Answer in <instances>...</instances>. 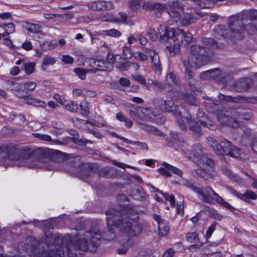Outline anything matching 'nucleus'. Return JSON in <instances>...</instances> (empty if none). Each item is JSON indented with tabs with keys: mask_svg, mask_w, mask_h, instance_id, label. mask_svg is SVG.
<instances>
[{
	"mask_svg": "<svg viewBox=\"0 0 257 257\" xmlns=\"http://www.w3.org/2000/svg\"><path fill=\"white\" fill-rule=\"evenodd\" d=\"M27 159L36 160L40 163H47L50 160V150L39 148L33 150H29L26 152Z\"/></svg>",
	"mask_w": 257,
	"mask_h": 257,
	"instance_id": "7",
	"label": "nucleus"
},
{
	"mask_svg": "<svg viewBox=\"0 0 257 257\" xmlns=\"http://www.w3.org/2000/svg\"><path fill=\"white\" fill-rule=\"evenodd\" d=\"M141 128L144 131L149 133L153 134L156 136H161L163 135L162 133L159 130L153 126L143 124Z\"/></svg>",
	"mask_w": 257,
	"mask_h": 257,
	"instance_id": "35",
	"label": "nucleus"
},
{
	"mask_svg": "<svg viewBox=\"0 0 257 257\" xmlns=\"http://www.w3.org/2000/svg\"><path fill=\"white\" fill-rule=\"evenodd\" d=\"M160 41L163 43L167 42L172 40L174 42L175 40H179L181 39L182 44L186 45L193 42V35L189 32H185L182 29L167 28L163 30L160 32Z\"/></svg>",
	"mask_w": 257,
	"mask_h": 257,
	"instance_id": "6",
	"label": "nucleus"
},
{
	"mask_svg": "<svg viewBox=\"0 0 257 257\" xmlns=\"http://www.w3.org/2000/svg\"><path fill=\"white\" fill-rule=\"evenodd\" d=\"M12 150V148L11 147L9 146L8 145H5L3 146L1 148V150L5 153L4 156H3L5 158H7L8 160H13L15 159L16 158L13 157L11 154V152Z\"/></svg>",
	"mask_w": 257,
	"mask_h": 257,
	"instance_id": "37",
	"label": "nucleus"
},
{
	"mask_svg": "<svg viewBox=\"0 0 257 257\" xmlns=\"http://www.w3.org/2000/svg\"><path fill=\"white\" fill-rule=\"evenodd\" d=\"M65 108L67 110L71 112H75L78 110L79 105L77 102L71 101L65 105Z\"/></svg>",
	"mask_w": 257,
	"mask_h": 257,
	"instance_id": "48",
	"label": "nucleus"
},
{
	"mask_svg": "<svg viewBox=\"0 0 257 257\" xmlns=\"http://www.w3.org/2000/svg\"><path fill=\"white\" fill-rule=\"evenodd\" d=\"M232 115L236 118H240L244 120L250 119L253 115L252 111L250 109H243L233 111Z\"/></svg>",
	"mask_w": 257,
	"mask_h": 257,
	"instance_id": "21",
	"label": "nucleus"
},
{
	"mask_svg": "<svg viewBox=\"0 0 257 257\" xmlns=\"http://www.w3.org/2000/svg\"><path fill=\"white\" fill-rule=\"evenodd\" d=\"M220 74V69L216 68L204 71L200 74V76L203 80H208L215 78L219 76Z\"/></svg>",
	"mask_w": 257,
	"mask_h": 257,
	"instance_id": "22",
	"label": "nucleus"
},
{
	"mask_svg": "<svg viewBox=\"0 0 257 257\" xmlns=\"http://www.w3.org/2000/svg\"><path fill=\"white\" fill-rule=\"evenodd\" d=\"M235 118L224 113H220L217 114V119L220 123L232 127H236L238 125Z\"/></svg>",
	"mask_w": 257,
	"mask_h": 257,
	"instance_id": "19",
	"label": "nucleus"
},
{
	"mask_svg": "<svg viewBox=\"0 0 257 257\" xmlns=\"http://www.w3.org/2000/svg\"><path fill=\"white\" fill-rule=\"evenodd\" d=\"M251 80L249 78H241L234 84V89L238 92L246 91L250 86Z\"/></svg>",
	"mask_w": 257,
	"mask_h": 257,
	"instance_id": "20",
	"label": "nucleus"
},
{
	"mask_svg": "<svg viewBox=\"0 0 257 257\" xmlns=\"http://www.w3.org/2000/svg\"><path fill=\"white\" fill-rule=\"evenodd\" d=\"M150 9L152 12L156 11L157 13H156V16L159 18L161 16V11L164 9V6L160 4L156 3L153 5H151Z\"/></svg>",
	"mask_w": 257,
	"mask_h": 257,
	"instance_id": "46",
	"label": "nucleus"
},
{
	"mask_svg": "<svg viewBox=\"0 0 257 257\" xmlns=\"http://www.w3.org/2000/svg\"><path fill=\"white\" fill-rule=\"evenodd\" d=\"M246 32L250 35L257 34V20L251 21L245 27Z\"/></svg>",
	"mask_w": 257,
	"mask_h": 257,
	"instance_id": "31",
	"label": "nucleus"
},
{
	"mask_svg": "<svg viewBox=\"0 0 257 257\" xmlns=\"http://www.w3.org/2000/svg\"><path fill=\"white\" fill-rule=\"evenodd\" d=\"M107 230L100 231V221H94L89 231H86L82 239L78 235L72 238L66 235L60 237L46 236L39 241V257H64V246L68 257H76L77 250H87L89 244L98 246L101 237L108 240L115 237V230L129 238L139 236L142 231L143 225L139 221L137 211L132 205H125L121 209L111 208L105 212Z\"/></svg>",
	"mask_w": 257,
	"mask_h": 257,
	"instance_id": "1",
	"label": "nucleus"
},
{
	"mask_svg": "<svg viewBox=\"0 0 257 257\" xmlns=\"http://www.w3.org/2000/svg\"><path fill=\"white\" fill-rule=\"evenodd\" d=\"M62 61L65 64H72L73 62V58L68 55H63L62 58Z\"/></svg>",
	"mask_w": 257,
	"mask_h": 257,
	"instance_id": "61",
	"label": "nucleus"
},
{
	"mask_svg": "<svg viewBox=\"0 0 257 257\" xmlns=\"http://www.w3.org/2000/svg\"><path fill=\"white\" fill-rule=\"evenodd\" d=\"M152 66L154 70L156 72H161V68L159 56H155V57L152 59Z\"/></svg>",
	"mask_w": 257,
	"mask_h": 257,
	"instance_id": "39",
	"label": "nucleus"
},
{
	"mask_svg": "<svg viewBox=\"0 0 257 257\" xmlns=\"http://www.w3.org/2000/svg\"><path fill=\"white\" fill-rule=\"evenodd\" d=\"M122 51L125 57H131L132 55L131 49L128 47H123Z\"/></svg>",
	"mask_w": 257,
	"mask_h": 257,
	"instance_id": "64",
	"label": "nucleus"
},
{
	"mask_svg": "<svg viewBox=\"0 0 257 257\" xmlns=\"http://www.w3.org/2000/svg\"><path fill=\"white\" fill-rule=\"evenodd\" d=\"M50 160L58 163H63V161L65 162L66 160V154L58 151H53L52 150H50Z\"/></svg>",
	"mask_w": 257,
	"mask_h": 257,
	"instance_id": "23",
	"label": "nucleus"
},
{
	"mask_svg": "<svg viewBox=\"0 0 257 257\" xmlns=\"http://www.w3.org/2000/svg\"><path fill=\"white\" fill-rule=\"evenodd\" d=\"M166 83L168 84V90L170 89L172 84H176L177 82V76L173 72H170L166 77Z\"/></svg>",
	"mask_w": 257,
	"mask_h": 257,
	"instance_id": "38",
	"label": "nucleus"
},
{
	"mask_svg": "<svg viewBox=\"0 0 257 257\" xmlns=\"http://www.w3.org/2000/svg\"><path fill=\"white\" fill-rule=\"evenodd\" d=\"M185 61H184V65L185 68V73L188 76V84L190 86V88L193 91H197V82L196 80H195L193 77H192V74L193 72L188 67V66L187 64H185Z\"/></svg>",
	"mask_w": 257,
	"mask_h": 257,
	"instance_id": "25",
	"label": "nucleus"
},
{
	"mask_svg": "<svg viewBox=\"0 0 257 257\" xmlns=\"http://www.w3.org/2000/svg\"><path fill=\"white\" fill-rule=\"evenodd\" d=\"M207 154L206 150L199 144L193 145L190 151H187L185 153V156L188 159L197 164L201 161L203 158H205Z\"/></svg>",
	"mask_w": 257,
	"mask_h": 257,
	"instance_id": "8",
	"label": "nucleus"
},
{
	"mask_svg": "<svg viewBox=\"0 0 257 257\" xmlns=\"http://www.w3.org/2000/svg\"><path fill=\"white\" fill-rule=\"evenodd\" d=\"M33 135L36 138H38L41 140L46 141V142H51L52 141V138L51 136L46 135L42 134L40 133H34Z\"/></svg>",
	"mask_w": 257,
	"mask_h": 257,
	"instance_id": "52",
	"label": "nucleus"
},
{
	"mask_svg": "<svg viewBox=\"0 0 257 257\" xmlns=\"http://www.w3.org/2000/svg\"><path fill=\"white\" fill-rule=\"evenodd\" d=\"M56 62L55 58L51 56L46 55L43 59V65L48 66L53 65Z\"/></svg>",
	"mask_w": 257,
	"mask_h": 257,
	"instance_id": "47",
	"label": "nucleus"
},
{
	"mask_svg": "<svg viewBox=\"0 0 257 257\" xmlns=\"http://www.w3.org/2000/svg\"><path fill=\"white\" fill-rule=\"evenodd\" d=\"M90 64L94 68L88 70L87 71L88 73H96L97 71H111L113 69V67L106 63L104 60L91 59Z\"/></svg>",
	"mask_w": 257,
	"mask_h": 257,
	"instance_id": "12",
	"label": "nucleus"
},
{
	"mask_svg": "<svg viewBox=\"0 0 257 257\" xmlns=\"http://www.w3.org/2000/svg\"><path fill=\"white\" fill-rule=\"evenodd\" d=\"M153 218L158 222L159 235L162 236L167 235L170 230L169 222L156 214L153 215Z\"/></svg>",
	"mask_w": 257,
	"mask_h": 257,
	"instance_id": "16",
	"label": "nucleus"
},
{
	"mask_svg": "<svg viewBox=\"0 0 257 257\" xmlns=\"http://www.w3.org/2000/svg\"><path fill=\"white\" fill-rule=\"evenodd\" d=\"M133 78L134 80L140 83L141 84H145L146 83V79L144 76L142 75H135L133 76Z\"/></svg>",
	"mask_w": 257,
	"mask_h": 257,
	"instance_id": "60",
	"label": "nucleus"
},
{
	"mask_svg": "<svg viewBox=\"0 0 257 257\" xmlns=\"http://www.w3.org/2000/svg\"><path fill=\"white\" fill-rule=\"evenodd\" d=\"M146 35L153 41H156L158 38L156 31L153 28H150L147 32Z\"/></svg>",
	"mask_w": 257,
	"mask_h": 257,
	"instance_id": "53",
	"label": "nucleus"
},
{
	"mask_svg": "<svg viewBox=\"0 0 257 257\" xmlns=\"http://www.w3.org/2000/svg\"><path fill=\"white\" fill-rule=\"evenodd\" d=\"M192 2L201 8H210L214 5L213 0H192Z\"/></svg>",
	"mask_w": 257,
	"mask_h": 257,
	"instance_id": "29",
	"label": "nucleus"
},
{
	"mask_svg": "<svg viewBox=\"0 0 257 257\" xmlns=\"http://www.w3.org/2000/svg\"><path fill=\"white\" fill-rule=\"evenodd\" d=\"M181 98H182L184 101L192 105H197V101L194 96L191 94H184L180 92Z\"/></svg>",
	"mask_w": 257,
	"mask_h": 257,
	"instance_id": "33",
	"label": "nucleus"
},
{
	"mask_svg": "<svg viewBox=\"0 0 257 257\" xmlns=\"http://www.w3.org/2000/svg\"><path fill=\"white\" fill-rule=\"evenodd\" d=\"M24 87L28 90H34L37 86L36 82L33 81H27L23 83Z\"/></svg>",
	"mask_w": 257,
	"mask_h": 257,
	"instance_id": "56",
	"label": "nucleus"
},
{
	"mask_svg": "<svg viewBox=\"0 0 257 257\" xmlns=\"http://www.w3.org/2000/svg\"><path fill=\"white\" fill-rule=\"evenodd\" d=\"M152 84L155 86L160 91L168 89V84H166V83H161L156 81H152Z\"/></svg>",
	"mask_w": 257,
	"mask_h": 257,
	"instance_id": "54",
	"label": "nucleus"
},
{
	"mask_svg": "<svg viewBox=\"0 0 257 257\" xmlns=\"http://www.w3.org/2000/svg\"><path fill=\"white\" fill-rule=\"evenodd\" d=\"M166 9V12L171 17L179 18L184 11V6L181 2L173 1L167 4Z\"/></svg>",
	"mask_w": 257,
	"mask_h": 257,
	"instance_id": "11",
	"label": "nucleus"
},
{
	"mask_svg": "<svg viewBox=\"0 0 257 257\" xmlns=\"http://www.w3.org/2000/svg\"><path fill=\"white\" fill-rule=\"evenodd\" d=\"M114 61V57L112 54H108L106 57V63L109 64L110 66H112V64Z\"/></svg>",
	"mask_w": 257,
	"mask_h": 257,
	"instance_id": "63",
	"label": "nucleus"
},
{
	"mask_svg": "<svg viewBox=\"0 0 257 257\" xmlns=\"http://www.w3.org/2000/svg\"><path fill=\"white\" fill-rule=\"evenodd\" d=\"M197 18L191 14H186L181 20L183 26H187L197 22Z\"/></svg>",
	"mask_w": 257,
	"mask_h": 257,
	"instance_id": "32",
	"label": "nucleus"
},
{
	"mask_svg": "<svg viewBox=\"0 0 257 257\" xmlns=\"http://www.w3.org/2000/svg\"><path fill=\"white\" fill-rule=\"evenodd\" d=\"M236 197L246 202H249L250 199L255 200L257 197V195L252 191L247 190L244 194L238 193Z\"/></svg>",
	"mask_w": 257,
	"mask_h": 257,
	"instance_id": "28",
	"label": "nucleus"
},
{
	"mask_svg": "<svg viewBox=\"0 0 257 257\" xmlns=\"http://www.w3.org/2000/svg\"><path fill=\"white\" fill-rule=\"evenodd\" d=\"M119 83L122 86H128L130 84V81L126 78L121 77L119 79Z\"/></svg>",
	"mask_w": 257,
	"mask_h": 257,
	"instance_id": "62",
	"label": "nucleus"
},
{
	"mask_svg": "<svg viewBox=\"0 0 257 257\" xmlns=\"http://www.w3.org/2000/svg\"><path fill=\"white\" fill-rule=\"evenodd\" d=\"M208 145L211 147L218 156L229 155L235 158H240L242 151L238 148L232 145L231 142L226 139L222 140L219 144L212 137H208L207 139Z\"/></svg>",
	"mask_w": 257,
	"mask_h": 257,
	"instance_id": "4",
	"label": "nucleus"
},
{
	"mask_svg": "<svg viewBox=\"0 0 257 257\" xmlns=\"http://www.w3.org/2000/svg\"><path fill=\"white\" fill-rule=\"evenodd\" d=\"M26 29L30 32L35 34L41 33L42 31L41 26L33 23H27Z\"/></svg>",
	"mask_w": 257,
	"mask_h": 257,
	"instance_id": "36",
	"label": "nucleus"
},
{
	"mask_svg": "<svg viewBox=\"0 0 257 257\" xmlns=\"http://www.w3.org/2000/svg\"><path fill=\"white\" fill-rule=\"evenodd\" d=\"M113 170V168H103L99 171V176L109 178L110 177L109 173Z\"/></svg>",
	"mask_w": 257,
	"mask_h": 257,
	"instance_id": "51",
	"label": "nucleus"
},
{
	"mask_svg": "<svg viewBox=\"0 0 257 257\" xmlns=\"http://www.w3.org/2000/svg\"><path fill=\"white\" fill-rule=\"evenodd\" d=\"M135 58L140 61H145L147 59L148 56L146 54L140 52H137L134 54Z\"/></svg>",
	"mask_w": 257,
	"mask_h": 257,
	"instance_id": "58",
	"label": "nucleus"
},
{
	"mask_svg": "<svg viewBox=\"0 0 257 257\" xmlns=\"http://www.w3.org/2000/svg\"><path fill=\"white\" fill-rule=\"evenodd\" d=\"M186 240L189 242H197L198 240V235L196 232H189L186 234Z\"/></svg>",
	"mask_w": 257,
	"mask_h": 257,
	"instance_id": "49",
	"label": "nucleus"
},
{
	"mask_svg": "<svg viewBox=\"0 0 257 257\" xmlns=\"http://www.w3.org/2000/svg\"><path fill=\"white\" fill-rule=\"evenodd\" d=\"M248 17L250 21L257 20V10H251L242 16V19H244L245 17Z\"/></svg>",
	"mask_w": 257,
	"mask_h": 257,
	"instance_id": "45",
	"label": "nucleus"
},
{
	"mask_svg": "<svg viewBox=\"0 0 257 257\" xmlns=\"http://www.w3.org/2000/svg\"><path fill=\"white\" fill-rule=\"evenodd\" d=\"M209 193L208 195L205 198L204 202L208 203H213V201H215L217 203L224 206L231 212L235 210V208L231 206L227 202L225 201L222 197H221L217 193H216L211 188L208 190Z\"/></svg>",
	"mask_w": 257,
	"mask_h": 257,
	"instance_id": "9",
	"label": "nucleus"
},
{
	"mask_svg": "<svg viewBox=\"0 0 257 257\" xmlns=\"http://www.w3.org/2000/svg\"><path fill=\"white\" fill-rule=\"evenodd\" d=\"M222 173L227 177L238 183L242 182V179L237 175L233 173L232 171L226 166H223L221 168Z\"/></svg>",
	"mask_w": 257,
	"mask_h": 257,
	"instance_id": "24",
	"label": "nucleus"
},
{
	"mask_svg": "<svg viewBox=\"0 0 257 257\" xmlns=\"http://www.w3.org/2000/svg\"><path fill=\"white\" fill-rule=\"evenodd\" d=\"M102 34L111 37H118L121 35V33L114 29L102 31Z\"/></svg>",
	"mask_w": 257,
	"mask_h": 257,
	"instance_id": "43",
	"label": "nucleus"
},
{
	"mask_svg": "<svg viewBox=\"0 0 257 257\" xmlns=\"http://www.w3.org/2000/svg\"><path fill=\"white\" fill-rule=\"evenodd\" d=\"M194 184V182L192 180H185L183 181V185L190 188L197 193L198 197L204 201L205 198L209 194V191L208 190L210 189L211 187L209 186L198 187L195 186Z\"/></svg>",
	"mask_w": 257,
	"mask_h": 257,
	"instance_id": "10",
	"label": "nucleus"
},
{
	"mask_svg": "<svg viewBox=\"0 0 257 257\" xmlns=\"http://www.w3.org/2000/svg\"><path fill=\"white\" fill-rule=\"evenodd\" d=\"M19 96L23 99L24 101L28 105H33L41 107L46 106V103L45 102L35 98L32 95L24 91L19 92Z\"/></svg>",
	"mask_w": 257,
	"mask_h": 257,
	"instance_id": "14",
	"label": "nucleus"
},
{
	"mask_svg": "<svg viewBox=\"0 0 257 257\" xmlns=\"http://www.w3.org/2000/svg\"><path fill=\"white\" fill-rule=\"evenodd\" d=\"M80 107L81 111V114L85 116L88 114V110L87 109V103L85 102L82 103L80 104Z\"/></svg>",
	"mask_w": 257,
	"mask_h": 257,
	"instance_id": "59",
	"label": "nucleus"
},
{
	"mask_svg": "<svg viewBox=\"0 0 257 257\" xmlns=\"http://www.w3.org/2000/svg\"><path fill=\"white\" fill-rule=\"evenodd\" d=\"M88 7L93 10L100 11L111 10L114 8L112 2L103 1L91 2L88 4Z\"/></svg>",
	"mask_w": 257,
	"mask_h": 257,
	"instance_id": "13",
	"label": "nucleus"
},
{
	"mask_svg": "<svg viewBox=\"0 0 257 257\" xmlns=\"http://www.w3.org/2000/svg\"><path fill=\"white\" fill-rule=\"evenodd\" d=\"M218 98L222 101H226V102H235V103H239V102H252V98H248L246 97L241 96L240 95H237V96L232 97L229 95H225L222 94L220 93L218 95Z\"/></svg>",
	"mask_w": 257,
	"mask_h": 257,
	"instance_id": "18",
	"label": "nucleus"
},
{
	"mask_svg": "<svg viewBox=\"0 0 257 257\" xmlns=\"http://www.w3.org/2000/svg\"><path fill=\"white\" fill-rule=\"evenodd\" d=\"M154 105L160 108L162 111L164 112H174V108L172 105V103L171 102H167L166 100H164L161 98H157L153 101Z\"/></svg>",
	"mask_w": 257,
	"mask_h": 257,
	"instance_id": "17",
	"label": "nucleus"
},
{
	"mask_svg": "<svg viewBox=\"0 0 257 257\" xmlns=\"http://www.w3.org/2000/svg\"><path fill=\"white\" fill-rule=\"evenodd\" d=\"M163 167H161L159 169V173L163 176L166 177H170L171 174L170 171L178 175V176L182 177L183 175L182 171L178 168L174 167L166 162H164L162 164Z\"/></svg>",
	"mask_w": 257,
	"mask_h": 257,
	"instance_id": "15",
	"label": "nucleus"
},
{
	"mask_svg": "<svg viewBox=\"0 0 257 257\" xmlns=\"http://www.w3.org/2000/svg\"><path fill=\"white\" fill-rule=\"evenodd\" d=\"M63 164V165L67 166L68 171L73 173L80 172L85 177H89L92 174L98 171L97 165L92 163L84 164L79 157L67 159Z\"/></svg>",
	"mask_w": 257,
	"mask_h": 257,
	"instance_id": "5",
	"label": "nucleus"
},
{
	"mask_svg": "<svg viewBox=\"0 0 257 257\" xmlns=\"http://www.w3.org/2000/svg\"><path fill=\"white\" fill-rule=\"evenodd\" d=\"M245 27L242 21L238 17H230L228 22V28L223 25H216L214 28V39L204 38L202 40L203 44L205 47L194 45L190 48L191 54L188 58V62L191 67H200L207 64L210 60L212 51L209 47H216L222 49L225 46L224 42H219V40L235 38L244 32Z\"/></svg>",
	"mask_w": 257,
	"mask_h": 257,
	"instance_id": "2",
	"label": "nucleus"
},
{
	"mask_svg": "<svg viewBox=\"0 0 257 257\" xmlns=\"http://www.w3.org/2000/svg\"><path fill=\"white\" fill-rule=\"evenodd\" d=\"M195 173L199 177L206 180H211L213 179L212 175L206 172L204 170L201 168H198L194 170Z\"/></svg>",
	"mask_w": 257,
	"mask_h": 257,
	"instance_id": "34",
	"label": "nucleus"
},
{
	"mask_svg": "<svg viewBox=\"0 0 257 257\" xmlns=\"http://www.w3.org/2000/svg\"><path fill=\"white\" fill-rule=\"evenodd\" d=\"M74 72L76 73V74L82 80L85 79L86 75V71L79 67L75 68L74 69Z\"/></svg>",
	"mask_w": 257,
	"mask_h": 257,
	"instance_id": "50",
	"label": "nucleus"
},
{
	"mask_svg": "<svg viewBox=\"0 0 257 257\" xmlns=\"http://www.w3.org/2000/svg\"><path fill=\"white\" fill-rule=\"evenodd\" d=\"M173 113L178 117L177 124L182 130H186L188 125L194 138L198 139L201 136V130L198 123L192 119L190 113L186 112L182 105L175 106Z\"/></svg>",
	"mask_w": 257,
	"mask_h": 257,
	"instance_id": "3",
	"label": "nucleus"
},
{
	"mask_svg": "<svg viewBox=\"0 0 257 257\" xmlns=\"http://www.w3.org/2000/svg\"><path fill=\"white\" fill-rule=\"evenodd\" d=\"M216 225V222H213L211 224V225L208 227V228L206 232V234H205V237L207 239L209 238L210 237V236H211L212 233L213 232V231H214V230L215 229Z\"/></svg>",
	"mask_w": 257,
	"mask_h": 257,
	"instance_id": "57",
	"label": "nucleus"
},
{
	"mask_svg": "<svg viewBox=\"0 0 257 257\" xmlns=\"http://www.w3.org/2000/svg\"><path fill=\"white\" fill-rule=\"evenodd\" d=\"M129 106L131 108V110L129 111L130 116L134 119H138L140 116V112H142L141 107L135 106L133 104H131Z\"/></svg>",
	"mask_w": 257,
	"mask_h": 257,
	"instance_id": "30",
	"label": "nucleus"
},
{
	"mask_svg": "<svg viewBox=\"0 0 257 257\" xmlns=\"http://www.w3.org/2000/svg\"><path fill=\"white\" fill-rule=\"evenodd\" d=\"M167 50L170 52L171 56H174L180 53V46L179 44H173L172 47L171 44L166 47Z\"/></svg>",
	"mask_w": 257,
	"mask_h": 257,
	"instance_id": "41",
	"label": "nucleus"
},
{
	"mask_svg": "<svg viewBox=\"0 0 257 257\" xmlns=\"http://www.w3.org/2000/svg\"><path fill=\"white\" fill-rule=\"evenodd\" d=\"M197 118L200 123L207 127L212 125V122L204 114L201 110L198 109L196 114Z\"/></svg>",
	"mask_w": 257,
	"mask_h": 257,
	"instance_id": "27",
	"label": "nucleus"
},
{
	"mask_svg": "<svg viewBox=\"0 0 257 257\" xmlns=\"http://www.w3.org/2000/svg\"><path fill=\"white\" fill-rule=\"evenodd\" d=\"M208 157L207 154L205 157V158H203L201 161L199 162L198 164L203 166L206 165L211 168H213L215 164L214 161L212 159L209 158Z\"/></svg>",
	"mask_w": 257,
	"mask_h": 257,
	"instance_id": "40",
	"label": "nucleus"
},
{
	"mask_svg": "<svg viewBox=\"0 0 257 257\" xmlns=\"http://www.w3.org/2000/svg\"><path fill=\"white\" fill-rule=\"evenodd\" d=\"M35 64L33 62L25 63L24 65V69L26 73L28 75H30L35 70Z\"/></svg>",
	"mask_w": 257,
	"mask_h": 257,
	"instance_id": "44",
	"label": "nucleus"
},
{
	"mask_svg": "<svg viewBox=\"0 0 257 257\" xmlns=\"http://www.w3.org/2000/svg\"><path fill=\"white\" fill-rule=\"evenodd\" d=\"M143 0H130L129 6L133 11L139 10L142 6Z\"/></svg>",
	"mask_w": 257,
	"mask_h": 257,
	"instance_id": "42",
	"label": "nucleus"
},
{
	"mask_svg": "<svg viewBox=\"0 0 257 257\" xmlns=\"http://www.w3.org/2000/svg\"><path fill=\"white\" fill-rule=\"evenodd\" d=\"M1 27L5 29V32L11 34L15 32V25L12 23L8 24H4Z\"/></svg>",
	"mask_w": 257,
	"mask_h": 257,
	"instance_id": "55",
	"label": "nucleus"
},
{
	"mask_svg": "<svg viewBox=\"0 0 257 257\" xmlns=\"http://www.w3.org/2000/svg\"><path fill=\"white\" fill-rule=\"evenodd\" d=\"M112 136L114 137H115L116 138L119 139L123 141L124 142L127 143V144H131L132 145H135L137 146H139L141 147V148L145 150H148V147L147 145L145 143L139 142V141H132L128 140L127 139H126L123 137L119 136L118 134L113 133L112 134Z\"/></svg>",
	"mask_w": 257,
	"mask_h": 257,
	"instance_id": "26",
	"label": "nucleus"
}]
</instances>
